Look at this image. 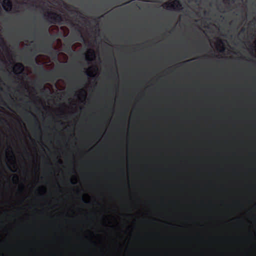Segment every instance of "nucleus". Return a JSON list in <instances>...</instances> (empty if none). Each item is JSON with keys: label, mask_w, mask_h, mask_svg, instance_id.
Instances as JSON below:
<instances>
[{"label": "nucleus", "mask_w": 256, "mask_h": 256, "mask_svg": "<svg viewBox=\"0 0 256 256\" xmlns=\"http://www.w3.org/2000/svg\"><path fill=\"white\" fill-rule=\"evenodd\" d=\"M99 68L96 64L90 66L86 70V74L88 77L94 78L98 75Z\"/></svg>", "instance_id": "5"}, {"label": "nucleus", "mask_w": 256, "mask_h": 256, "mask_svg": "<svg viewBox=\"0 0 256 256\" xmlns=\"http://www.w3.org/2000/svg\"><path fill=\"white\" fill-rule=\"evenodd\" d=\"M224 0V1L225 0Z\"/></svg>", "instance_id": "18"}, {"label": "nucleus", "mask_w": 256, "mask_h": 256, "mask_svg": "<svg viewBox=\"0 0 256 256\" xmlns=\"http://www.w3.org/2000/svg\"><path fill=\"white\" fill-rule=\"evenodd\" d=\"M46 20L50 24H60L62 21L60 15L53 12H48L44 15Z\"/></svg>", "instance_id": "4"}, {"label": "nucleus", "mask_w": 256, "mask_h": 256, "mask_svg": "<svg viewBox=\"0 0 256 256\" xmlns=\"http://www.w3.org/2000/svg\"><path fill=\"white\" fill-rule=\"evenodd\" d=\"M37 176H39V175H38Z\"/></svg>", "instance_id": "16"}, {"label": "nucleus", "mask_w": 256, "mask_h": 256, "mask_svg": "<svg viewBox=\"0 0 256 256\" xmlns=\"http://www.w3.org/2000/svg\"><path fill=\"white\" fill-rule=\"evenodd\" d=\"M164 7L170 10H180L182 8V2L180 0H172L164 4Z\"/></svg>", "instance_id": "3"}, {"label": "nucleus", "mask_w": 256, "mask_h": 256, "mask_svg": "<svg viewBox=\"0 0 256 256\" xmlns=\"http://www.w3.org/2000/svg\"><path fill=\"white\" fill-rule=\"evenodd\" d=\"M58 162L60 164H62V163H63L62 160L60 158H58Z\"/></svg>", "instance_id": "12"}, {"label": "nucleus", "mask_w": 256, "mask_h": 256, "mask_svg": "<svg viewBox=\"0 0 256 256\" xmlns=\"http://www.w3.org/2000/svg\"><path fill=\"white\" fill-rule=\"evenodd\" d=\"M247 21V16L242 14L240 16V20H234L232 21V25L234 26L236 30H238L240 26L244 24H246Z\"/></svg>", "instance_id": "6"}, {"label": "nucleus", "mask_w": 256, "mask_h": 256, "mask_svg": "<svg viewBox=\"0 0 256 256\" xmlns=\"http://www.w3.org/2000/svg\"><path fill=\"white\" fill-rule=\"evenodd\" d=\"M12 176H17V175L14 174V175H12Z\"/></svg>", "instance_id": "14"}, {"label": "nucleus", "mask_w": 256, "mask_h": 256, "mask_svg": "<svg viewBox=\"0 0 256 256\" xmlns=\"http://www.w3.org/2000/svg\"><path fill=\"white\" fill-rule=\"evenodd\" d=\"M176 176H178V174H177Z\"/></svg>", "instance_id": "15"}, {"label": "nucleus", "mask_w": 256, "mask_h": 256, "mask_svg": "<svg viewBox=\"0 0 256 256\" xmlns=\"http://www.w3.org/2000/svg\"><path fill=\"white\" fill-rule=\"evenodd\" d=\"M72 176H74V175H72Z\"/></svg>", "instance_id": "17"}, {"label": "nucleus", "mask_w": 256, "mask_h": 256, "mask_svg": "<svg viewBox=\"0 0 256 256\" xmlns=\"http://www.w3.org/2000/svg\"><path fill=\"white\" fill-rule=\"evenodd\" d=\"M24 70V66L22 63L18 62L13 66V72L16 74H22Z\"/></svg>", "instance_id": "8"}, {"label": "nucleus", "mask_w": 256, "mask_h": 256, "mask_svg": "<svg viewBox=\"0 0 256 256\" xmlns=\"http://www.w3.org/2000/svg\"><path fill=\"white\" fill-rule=\"evenodd\" d=\"M251 34L256 36V38L254 42L248 44V50L252 55L255 54L256 56V17L242 28L238 36L244 39L246 36Z\"/></svg>", "instance_id": "1"}, {"label": "nucleus", "mask_w": 256, "mask_h": 256, "mask_svg": "<svg viewBox=\"0 0 256 256\" xmlns=\"http://www.w3.org/2000/svg\"><path fill=\"white\" fill-rule=\"evenodd\" d=\"M6 158L8 165L14 166L16 164V156L13 150L10 147H8L6 150Z\"/></svg>", "instance_id": "2"}, {"label": "nucleus", "mask_w": 256, "mask_h": 256, "mask_svg": "<svg viewBox=\"0 0 256 256\" xmlns=\"http://www.w3.org/2000/svg\"><path fill=\"white\" fill-rule=\"evenodd\" d=\"M85 57L86 60L88 64L92 62L96 58L94 50L91 48L88 49L85 54Z\"/></svg>", "instance_id": "7"}, {"label": "nucleus", "mask_w": 256, "mask_h": 256, "mask_svg": "<svg viewBox=\"0 0 256 256\" xmlns=\"http://www.w3.org/2000/svg\"><path fill=\"white\" fill-rule=\"evenodd\" d=\"M219 42L220 43V44H222V46L220 48V52H224V47L222 44V42L221 41H220Z\"/></svg>", "instance_id": "11"}, {"label": "nucleus", "mask_w": 256, "mask_h": 256, "mask_svg": "<svg viewBox=\"0 0 256 256\" xmlns=\"http://www.w3.org/2000/svg\"><path fill=\"white\" fill-rule=\"evenodd\" d=\"M76 96L80 101L83 102L86 99L87 93L84 88H80L76 92Z\"/></svg>", "instance_id": "9"}, {"label": "nucleus", "mask_w": 256, "mask_h": 256, "mask_svg": "<svg viewBox=\"0 0 256 256\" xmlns=\"http://www.w3.org/2000/svg\"><path fill=\"white\" fill-rule=\"evenodd\" d=\"M0 39H1L2 42L3 43L4 42V40L2 38H0Z\"/></svg>", "instance_id": "13"}, {"label": "nucleus", "mask_w": 256, "mask_h": 256, "mask_svg": "<svg viewBox=\"0 0 256 256\" xmlns=\"http://www.w3.org/2000/svg\"><path fill=\"white\" fill-rule=\"evenodd\" d=\"M2 6L7 12H10L12 9V2L10 0H3Z\"/></svg>", "instance_id": "10"}]
</instances>
